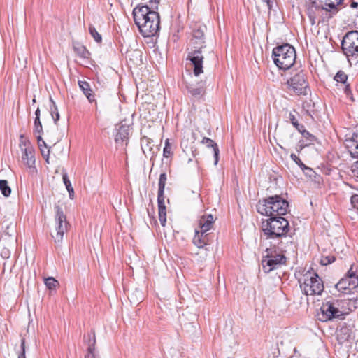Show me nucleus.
<instances>
[{"label":"nucleus","mask_w":358,"mask_h":358,"mask_svg":"<svg viewBox=\"0 0 358 358\" xmlns=\"http://www.w3.org/2000/svg\"><path fill=\"white\" fill-rule=\"evenodd\" d=\"M262 231L266 238H280L278 248L280 252H285L288 244L292 245V236H288L289 224L287 220L282 216L269 217L262 222Z\"/></svg>","instance_id":"1"},{"label":"nucleus","mask_w":358,"mask_h":358,"mask_svg":"<svg viewBox=\"0 0 358 358\" xmlns=\"http://www.w3.org/2000/svg\"><path fill=\"white\" fill-rule=\"evenodd\" d=\"M135 24L143 37L155 36L159 31L160 17L157 12L151 10L148 6H138L134 8Z\"/></svg>","instance_id":"2"},{"label":"nucleus","mask_w":358,"mask_h":358,"mask_svg":"<svg viewBox=\"0 0 358 358\" xmlns=\"http://www.w3.org/2000/svg\"><path fill=\"white\" fill-rule=\"evenodd\" d=\"M205 26H199L193 30L192 38L190 40L191 48L187 56V60H189L194 66L193 72L196 76L203 72V52L206 48L205 41Z\"/></svg>","instance_id":"3"},{"label":"nucleus","mask_w":358,"mask_h":358,"mask_svg":"<svg viewBox=\"0 0 358 358\" xmlns=\"http://www.w3.org/2000/svg\"><path fill=\"white\" fill-rule=\"evenodd\" d=\"M288 201L280 195L264 198L256 205L257 212L268 217L285 215L288 212Z\"/></svg>","instance_id":"4"},{"label":"nucleus","mask_w":358,"mask_h":358,"mask_svg":"<svg viewBox=\"0 0 358 358\" xmlns=\"http://www.w3.org/2000/svg\"><path fill=\"white\" fill-rule=\"evenodd\" d=\"M272 58L279 69L287 71L295 63L296 53L294 48L289 43L278 45L273 49Z\"/></svg>","instance_id":"5"},{"label":"nucleus","mask_w":358,"mask_h":358,"mask_svg":"<svg viewBox=\"0 0 358 358\" xmlns=\"http://www.w3.org/2000/svg\"><path fill=\"white\" fill-rule=\"evenodd\" d=\"M303 277V282H301L300 280L299 282L304 294L313 296L322 294L324 290L323 282L316 273H311L308 271Z\"/></svg>","instance_id":"6"},{"label":"nucleus","mask_w":358,"mask_h":358,"mask_svg":"<svg viewBox=\"0 0 358 358\" xmlns=\"http://www.w3.org/2000/svg\"><path fill=\"white\" fill-rule=\"evenodd\" d=\"M286 257L282 253H277L272 248H266L262 257V265L266 273L278 268L281 265L285 264Z\"/></svg>","instance_id":"7"},{"label":"nucleus","mask_w":358,"mask_h":358,"mask_svg":"<svg viewBox=\"0 0 358 358\" xmlns=\"http://www.w3.org/2000/svg\"><path fill=\"white\" fill-rule=\"evenodd\" d=\"M286 85L287 89L295 94L307 95L309 90L308 83L303 71H300L293 77L287 80Z\"/></svg>","instance_id":"8"},{"label":"nucleus","mask_w":358,"mask_h":358,"mask_svg":"<svg viewBox=\"0 0 358 358\" xmlns=\"http://www.w3.org/2000/svg\"><path fill=\"white\" fill-rule=\"evenodd\" d=\"M55 210L56 234H52V237L57 244H59L63 240L64 233L68 231L69 223L67 222L66 216L62 207L57 205L55 206Z\"/></svg>","instance_id":"9"},{"label":"nucleus","mask_w":358,"mask_h":358,"mask_svg":"<svg viewBox=\"0 0 358 358\" xmlns=\"http://www.w3.org/2000/svg\"><path fill=\"white\" fill-rule=\"evenodd\" d=\"M20 148L22 151V159L28 167H33L35 164L34 150L29 140L24 136H20Z\"/></svg>","instance_id":"10"},{"label":"nucleus","mask_w":358,"mask_h":358,"mask_svg":"<svg viewBox=\"0 0 358 358\" xmlns=\"http://www.w3.org/2000/svg\"><path fill=\"white\" fill-rule=\"evenodd\" d=\"M211 235L210 233L204 232L198 229H195V234L192 240V243L200 250H204V256L208 255V252L210 251L211 247Z\"/></svg>","instance_id":"11"},{"label":"nucleus","mask_w":358,"mask_h":358,"mask_svg":"<svg viewBox=\"0 0 358 358\" xmlns=\"http://www.w3.org/2000/svg\"><path fill=\"white\" fill-rule=\"evenodd\" d=\"M339 309L334 302L326 301L322 303L317 313V318L322 322H327L333 318L338 317Z\"/></svg>","instance_id":"12"},{"label":"nucleus","mask_w":358,"mask_h":358,"mask_svg":"<svg viewBox=\"0 0 358 358\" xmlns=\"http://www.w3.org/2000/svg\"><path fill=\"white\" fill-rule=\"evenodd\" d=\"M358 286V277L350 275L345 276L336 285L338 291L343 294H350L351 291Z\"/></svg>","instance_id":"13"},{"label":"nucleus","mask_w":358,"mask_h":358,"mask_svg":"<svg viewBox=\"0 0 358 358\" xmlns=\"http://www.w3.org/2000/svg\"><path fill=\"white\" fill-rule=\"evenodd\" d=\"M343 0H320L322 3L321 6H317L318 9L324 10L327 12H329V18H331L334 15H336L338 8V6H340L343 3Z\"/></svg>","instance_id":"14"},{"label":"nucleus","mask_w":358,"mask_h":358,"mask_svg":"<svg viewBox=\"0 0 358 358\" xmlns=\"http://www.w3.org/2000/svg\"><path fill=\"white\" fill-rule=\"evenodd\" d=\"M187 94L193 99H200L205 94V87L201 83H186Z\"/></svg>","instance_id":"15"},{"label":"nucleus","mask_w":358,"mask_h":358,"mask_svg":"<svg viewBox=\"0 0 358 358\" xmlns=\"http://www.w3.org/2000/svg\"><path fill=\"white\" fill-rule=\"evenodd\" d=\"M215 220L216 217H214L212 214L204 213L200 217L199 220V227L200 229L199 230L204 232H208L213 228Z\"/></svg>","instance_id":"16"},{"label":"nucleus","mask_w":358,"mask_h":358,"mask_svg":"<svg viewBox=\"0 0 358 358\" xmlns=\"http://www.w3.org/2000/svg\"><path fill=\"white\" fill-rule=\"evenodd\" d=\"M117 131L115 141L117 143H123L124 141H128L129 135V126L121 122L115 126Z\"/></svg>","instance_id":"17"},{"label":"nucleus","mask_w":358,"mask_h":358,"mask_svg":"<svg viewBox=\"0 0 358 358\" xmlns=\"http://www.w3.org/2000/svg\"><path fill=\"white\" fill-rule=\"evenodd\" d=\"M348 147L352 158H358V132H354L350 139L347 140Z\"/></svg>","instance_id":"18"},{"label":"nucleus","mask_w":358,"mask_h":358,"mask_svg":"<svg viewBox=\"0 0 358 358\" xmlns=\"http://www.w3.org/2000/svg\"><path fill=\"white\" fill-rule=\"evenodd\" d=\"M141 148L145 155L149 154L151 155V156L155 155V150L157 149L153 141L147 137H144L141 139Z\"/></svg>","instance_id":"19"},{"label":"nucleus","mask_w":358,"mask_h":358,"mask_svg":"<svg viewBox=\"0 0 358 358\" xmlns=\"http://www.w3.org/2000/svg\"><path fill=\"white\" fill-rule=\"evenodd\" d=\"M84 341L87 345V352H96V336L94 329H91L87 335L84 336Z\"/></svg>","instance_id":"20"},{"label":"nucleus","mask_w":358,"mask_h":358,"mask_svg":"<svg viewBox=\"0 0 358 358\" xmlns=\"http://www.w3.org/2000/svg\"><path fill=\"white\" fill-rule=\"evenodd\" d=\"M78 85L90 103L95 101L94 94L92 93L90 85L88 82L85 80H79Z\"/></svg>","instance_id":"21"},{"label":"nucleus","mask_w":358,"mask_h":358,"mask_svg":"<svg viewBox=\"0 0 358 358\" xmlns=\"http://www.w3.org/2000/svg\"><path fill=\"white\" fill-rule=\"evenodd\" d=\"M201 143L206 145L208 148H210L213 150V155L215 158L214 164L216 165L219 161L220 150L217 144L212 139L204 137L203 138Z\"/></svg>","instance_id":"22"},{"label":"nucleus","mask_w":358,"mask_h":358,"mask_svg":"<svg viewBox=\"0 0 358 358\" xmlns=\"http://www.w3.org/2000/svg\"><path fill=\"white\" fill-rule=\"evenodd\" d=\"M73 49L79 57L83 59H88L90 57V52L83 44L78 42H73Z\"/></svg>","instance_id":"23"},{"label":"nucleus","mask_w":358,"mask_h":358,"mask_svg":"<svg viewBox=\"0 0 358 358\" xmlns=\"http://www.w3.org/2000/svg\"><path fill=\"white\" fill-rule=\"evenodd\" d=\"M15 228V224L10 219L5 218L1 222V229L5 235L8 236H12V233Z\"/></svg>","instance_id":"24"},{"label":"nucleus","mask_w":358,"mask_h":358,"mask_svg":"<svg viewBox=\"0 0 358 358\" xmlns=\"http://www.w3.org/2000/svg\"><path fill=\"white\" fill-rule=\"evenodd\" d=\"M50 101L51 103V105L50 106L51 116L53 118L55 123L57 124V121L59 120V113L58 111V108L55 102L51 96H50Z\"/></svg>","instance_id":"25"},{"label":"nucleus","mask_w":358,"mask_h":358,"mask_svg":"<svg viewBox=\"0 0 358 358\" xmlns=\"http://www.w3.org/2000/svg\"><path fill=\"white\" fill-rule=\"evenodd\" d=\"M0 191L5 197H8L11 194V188L9 187L8 181L0 180Z\"/></svg>","instance_id":"26"},{"label":"nucleus","mask_w":358,"mask_h":358,"mask_svg":"<svg viewBox=\"0 0 358 358\" xmlns=\"http://www.w3.org/2000/svg\"><path fill=\"white\" fill-rule=\"evenodd\" d=\"M167 177L166 173H162L159 176V183H158V194H164L165 185L166 183Z\"/></svg>","instance_id":"27"},{"label":"nucleus","mask_w":358,"mask_h":358,"mask_svg":"<svg viewBox=\"0 0 358 358\" xmlns=\"http://www.w3.org/2000/svg\"><path fill=\"white\" fill-rule=\"evenodd\" d=\"M304 174L308 176L309 178L312 179L314 181H317V179L320 178V176L316 173V172L310 167L305 166V168L301 169Z\"/></svg>","instance_id":"28"},{"label":"nucleus","mask_w":358,"mask_h":358,"mask_svg":"<svg viewBox=\"0 0 358 358\" xmlns=\"http://www.w3.org/2000/svg\"><path fill=\"white\" fill-rule=\"evenodd\" d=\"M45 285L50 290H55L59 286V282L54 278L49 277L45 280Z\"/></svg>","instance_id":"29"},{"label":"nucleus","mask_w":358,"mask_h":358,"mask_svg":"<svg viewBox=\"0 0 358 358\" xmlns=\"http://www.w3.org/2000/svg\"><path fill=\"white\" fill-rule=\"evenodd\" d=\"M89 31L90 35L93 37V38L96 43H101L102 37L92 24L89 25Z\"/></svg>","instance_id":"30"},{"label":"nucleus","mask_w":358,"mask_h":358,"mask_svg":"<svg viewBox=\"0 0 358 358\" xmlns=\"http://www.w3.org/2000/svg\"><path fill=\"white\" fill-rule=\"evenodd\" d=\"M334 80L338 83L346 84L348 80V75L343 71H338L334 78Z\"/></svg>","instance_id":"31"},{"label":"nucleus","mask_w":358,"mask_h":358,"mask_svg":"<svg viewBox=\"0 0 358 358\" xmlns=\"http://www.w3.org/2000/svg\"><path fill=\"white\" fill-rule=\"evenodd\" d=\"M34 133L41 134L43 133V127L42 124L41 122L40 118L38 117V118H35L34 120Z\"/></svg>","instance_id":"32"},{"label":"nucleus","mask_w":358,"mask_h":358,"mask_svg":"<svg viewBox=\"0 0 358 358\" xmlns=\"http://www.w3.org/2000/svg\"><path fill=\"white\" fill-rule=\"evenodd\" d=\"M159 220L161 224L164 227L166 222V209H162L158 210Z\"/></svg>","instance_id":"33"},{"label":"nucleus","mask_w":358,"mask_h":358,"mask_svg":"<svg viewBox=\"0 0 358 358\" xmlns=\"http://www.w3.org/2000/svg\"><path fill=\"white\" fill-rule=\"evenodd\" d=\"M171 155H172L171 145L169 143V141L166 140L165 142V146H164V150H163V155L164 157L167 158V157H169Z\"/></svg>","instance_id":"34"},{"label":"nucleus","mask_w":358,"mask_h":358,"mask_svg":"<svg viewBox=\"0 0 358 358\" xmlns=\"http://www.w3.org/2000/svg\"><path fill=\"white\" fill-rule=\"evenodd\" d=\"M302 136L303 138H305L307 141H309L308 144H312L316 140L315 136L311 134L307 130H303Z\"/></svg>","instance_id":"35"},{"label":"nucleus","mask_w":358,"mask_h":358,"mask_svg":"<svg viewBox=\"0 0 358 358\" xmlns=\"http://www.w3.org/2000/svg\"><path fill=\"white\" fill-rule=\"evenodd\" d=\"M335 259H336L334 256L329 255V256L322 257L320 260V264L322 265L326 266V265L330 264L332 262H334L335 261Z\"/></svg>","instance_id":"36"},{"label":"nucleus","mask_w":358,"mask_h":358,"mask_svg":"<svg viewBox=\"0 0 358 358\" xmlns=\"http://www.w3.org/2000/svg\"><path fill=\"white\" fill-rule=\"evenodd\" d=\"M157 203H158V210L162 209H166V206L164 203V194H157Z\"/></svg>","instance_id":"37"},{"label":"nucleus","mask_w":358,"mask_h":358,"mask_svg":"<svg viewBox=\"0 0 358 358\" xmlns=\"http://www.w3.org/2000/svg\"><path fill=\"white\" fill-rule=\"evenodd\" d=\"M25 339L22 338L21 339V343H20V352L18 354V358H26L25 355Z\"/></svg>","instance_id":"38"},{"label":"nucleus","mask_w":358,"mask_h":358,"mask_svg":"<svg viewBox=\"0 0 358 358\" xmlns=\"http://www.w3.org/2000/svg\"><path fill=\"white\" fill-rule=\"evenodd\" d=\"M291 159L301 168L303 169L305 168V164L301 162V160L294 153H292L290 155Z\"/></svg>","instance_id":"39"},{"label":"nucleus","mask_w":358,"mask_h":358,"mask_svg":"<svg viewBox=\"0 0 358 358\" xmlns=\"http://www.w3.org/2000/svg\"><path fill=\"white\" fill-rule=\"evenodd\" d=\"M41 152L44 158L46 163L49 164V158H50V150L49 149H45V148H41Z\"/></svg>","instance_id":"40"},{"label":"nucleus","mask_w":358,"mask_h":358,"mask_svg":"<svg viewBox=\"0 0 358 358\" xmlns=\"http://www.w3.org/2000/svg\"><path fill=\"white\" fill-rule=\"evenodd\" d=\"M36 138H37V141H38V148L40 150H41V148H45V149L48 148V146H47L45 142L44 141V140L42 138L41 134L38 135L36 136Z\"/></svg>","instance_id":"41"},{"label":"nucleus","mask_w":358,"mask_h":358,"mask_svg":"<svg viewBox=\"0 0 358 358\" xmlns=\"http://www.w3.org/2000/svg\"><path fill=\"white\" fill-rule=\"evenodd\" d=\"M289 120L294 127L299 126L298 120L296 119L294 113L290 112L289 114Z\"/></svg>","instance_id":"42"},{"label":"nucleus","mask_w":358,"mask_h":358,"mask_svg":"<svg viewBox=\"0 0 358 358\" xmlns=\"http://www.w3.org/2000/svg\"><path fill=\"white\" fill-rule=\"evenodd\" d=\"M10 254L11 252L10 250L6 248H3L0 252L1 257L5 259H8L10 256Z\"/></svg>","instance_id":"43"},{"label":"nucleus","mask_w":358,"mask_h":358,"mask_svg":"<svg viewBox=\"0 0 358 358\" xmlns=\"http://www.w3.org/2000/svg\"><path fill=\"white\" fill-rule=\"evenodd\" d=\"M62 179H63V182L66 187V189L70 188V187H72L71 186V183L69 179V177H68V175L66 173H63L62 174Z\"/></svg>","instance_id":"44"},{"label":"nucleus","mask_w":358,"mask_h":358,"mask_svg":"<svg viewBox=\"0 0 358 358\" xmlns=\"http://www.w3.org/2000/svg\"><path fill=\"white\" fill-rule=\"evenodd\" d=\"M350 202L352 207L358 210V194H353L350 198Z\"/></svg>","instance_id":"45"},{"label":"nucleus","mask_w":358,"mask_h":358,"mask_svg":"<svg viewBox=\"0 0 358 358\" xmlns=\"http://www.w3.org/2000/svg\"><path fill=\"white\" fill-rule=\"evenodd\" d=\"M352 171L354 176L358 178V161L355 162L352 166Z\"/></svg>","instance_id":"46"},{"label":"nucleus","mask_w":358,"mask_h":358,"mask_svg":"<svg viewBox=\"0 0 358 358\" xmlns=\"http://www.w3.org/2000/svg\"><path fill=\"white\" fill-rule=\"evenodd\" d=\"M85 358H100V357L96 352H87V354L85 356Z\"/></svg>","instance_id":"47"},{"label":"nucleus","mask_w":358,"mask_h":358,"mask_svg":"<svg viewBox=\"0 0 358 358\" xmlns=\"http://www.w3.org/2000/svg\"><path fill=\"white\" fill-rule=\"evenodd\" d=\"M308 17L310 19L311 24L314 25L315 24V15L310 10L308 11Z\"/></svg>","instance_id":"48"},{"label":"nucleus","mask_w":358,"mask_h":358,"mask_svg":"<svg viewBox=\"0 0 358 358\" xmlns=\"http://www.w3.org/2000/svg\"><path fill=\"white\" fill-rule=\"evenodd\" d=\"M264 2H266L269 10H271L273 8V2L271 0H265Z\"/></svg>","instance_id":"49"},{"label":"nucleus","mask_w":358,"mask_h":358,"mask_svg":"<svg viewBox=\"0 0 358 358\" xmlns=\"http://www.w3.org/2000/svg\"><path fill=\"white\" fill-rule=\"evenodd\" d=\"M299 132H300L301 134H303V130H306L303 125L299 124V126L294 127Z\"/></svg>","instance_id":"50"},{"label":"nucleus","mask_w":358,"mask_h":358,"mask_svg":"<svg viewBox=\"0 0 358 358\" xmlns=\"http://www.w3.org/2000/svg\"><path fill=\"white\" fill-rule=\"evenodd\" d=\"M308 143L303 144V141H299V145H298L297 150L300 151L305 146H307Z\"/></svg>","instance_id":"51"},{"label":"nucleus","mask_w":358,"mask_h":358,"mask_svg":"<svg viewBox=\"0 0 358 358\" xmlns=\"http://www.w3.org/2000/svg\"><path fill=\"white\" fill-rule=\"evenodd\" d=\"M344 91L346 94H349L351 92L349 84L345 85Z\"/></svg>","instance_id":"52"},{"label":"nucleus","mask_w":358,"mask_h":358,"mask_svg":"<svg viewBox=\"0 0 358 358\" xmlns=\"http://www.w3.org/2000/svg\"><path fill=\"white\" fill-rule=\"evenodd\" d=\"M67 191L69 192V197L71 199H73V194H74V191H73V187H70V188L67 189Z\"/></svg>","instance_id":"53"},{"label":"nucleus","mask_w":358,"mask_h":358,"mask_svg":"<svg viewBox=\"0 0 358 358\" xmlns=\"http://www.w3.org/2000/svg\"><path fill=\"white\" fill-rule=\"evenodd\" d=\"M67 191L69 192V197L71 199H73V194H74V191H73V187H70V188L67 189Z\"/></svg>","instance_id":"54"},{"label":"nucleus","mask_w":358,"mask_h":358,"mask_svg":"<svg viewBox=\"0 0 358 358\" xmlns=\"http://www.w3.org/2000/svg\"><path fill=\"white\" fill-rule=\"evenodd\" d=\"M348 275H350V277L352 275L357 276L356 274H355V272L352 271V268L348 271V273H347L345 276H348Z\"/></svg>","instance_id":"55"},{"label":"nucleus","mask_w":358,"mask_h":358,"mask_svg":"<svg viewBox=\"0 0 358 358\" xmlns=\"http://www.w3.org/2000/svg\"><path fill=\"white\" fill-rule=\"evenodd\" d=\"M350 7L352 8H357L358 7V2L352 1L351 4H350Z\"/></svg>","instance_id":"56"},{"label":"nucleus","mask_w":358,"mask_h":358,"mask_svg":"<svg viewBox=\"0 0 358 358\" xmlns=\"http://www.w3.org/2000/svg\"><path fill=\"white\" fill-rule=\"evenodd\" d=\"M35 115H36V118H38V117L40 118V110L38 108L35 111Z\"/></svg>","instance_id":"57"},{"label":"nucleus","mask_w":358,"mask_h":358,"mask_svg":"<svg viewBox=\"0 0 358 358\" xmlns=\"http://www.w3.org/2000/svg\"><path fill=\"white\" fill-rule=\"evenodd\" d=\"M353 303L355 304V307H356L357 306H358V299H355L353 300Z\"/></svg>","instance_id":"58"},{"label":"nucleus","mask_w":358,"mask_h":358,"mask_svg":"<svg viewBox=\"0 0 358 358\" xmlns=\"http://www.w3.org/2000/svg\"><path fill=\"white\" fill-rule=\"evenodd\" d=\"M150 2H155V3H159V0H150Z\"/></svg>","instance_id":"59"},{"label":"nucleus","mask_w":358,"mask_h":358,"mask_svg":"<svg viewBox=\"0 0 358 358\" xmlns=\"http://www.w3.org/2000/svg\"><path fill=\"white\" fill-rule=\"evenodd\" d=\"M348 337H349V334H348V336L345 338V339L347 340L348 338Z\"/></svg>","instance_id":"60"}]
</instances>
